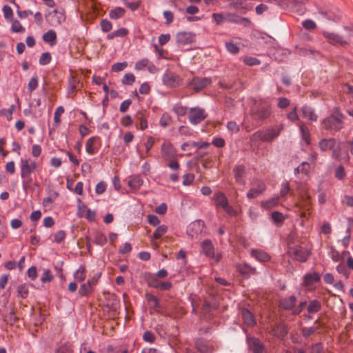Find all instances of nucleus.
I'll return each instance as SVG.
<instances>
[{
	"instance_id": "aec40b11",
	"label": "nucleus",
	"mask_w": 353,
	"mask_h": 353,
	"mask_svg": "<svg viewBox=\"0 0 353 353\" xmlns=\"http://www.w3.org/2000/svg\"><path fill=\"white\" fill-rule=\"evenodd\" d=\"M303 117L312 121H316L318 119V116L314 112V110L309 106H303L301 108Z\"/></svg>"
},
{
	"instance_id": "58836bf2",
	"label": "nucleus",
	"mask_w": 353,
	"mask_h": 353,
	"mask_svg": "<svg viewBox=\"0 0 353 353\" xmlns=\"http://www.w3.org/2000/svg\"><path fill=\"white\" fill-rule=\"evenodd\" d=\"M74 277L78 282L83 281L85 279V268L83 266L79 267V268L74 272Z\"/></svg>"
},
{
	"instance_id": "ea45409f",
	"label": "nucleus",
	"mask_w": 353,
	"mask_h": 353,
	"mask_svg": "<svg viewBox=\"0 0 353 353\" xmlns=\"http://www.w3.org/2000/svg\"><path fill=\"white\" fill-rule=\"evenodd\" d=\"M94 237V242L99 245H103L107 241L105 235L100 232H95Z\"/></svg>"
},
{
	"instance_id": "e2e57ef3",
	"label": "nucleus",
	"mask_w": 353,
	"mask_h": 353,
	"mask_svg": "<svg viewBox=\"0 0 353 353\" xmlns=\"http://www.w3.org/2000/svg\"><path fill=\"white\" fill-rule=\"evenodd\" d=\"M101 27L103 32H108L112 29V25L108 20L103 19L101 21Z\"/></svg>"
},
{
	"instance_id": "a211bd4d",
	"label": "nucleus",
	"mask_w": 353,
	"mask_h": 353,
	"mask_svg": "<svg viewBox=\"0 0 353 353\" xmlns=\"http://www.w3.org/2000/svg\"><path fill=\"white\" fill-rule=\"evenodd\" d=\"M251 255L256 260L261 263L267 262L271 259L270 256L267 252L261 250L252 249L251 250Z\"/></svg>"
},
{
	"instance_id": "f704fd0d",
	"label": "nucleus",
	"mask_w": 353,
	"mask_h": 353,
	"mask_svg": "<svg viewBox=\"0 0 353 353\" xmlns=\"http://www.w3.org/2000/svg\"><path fill=\"white\" fill-rule=\"evenodd\" d=\"M93 291V288L88 283H83L79 288V293L81 296H88Z\"/></svg>"
},
{
	"instance_id": "338daca9",
	"label": "nucleus",
	"mask_w": 353,
	"mask_h": 353,
	"mask_svg": "<svg viewBox=\"0 0 353 353\" xmlns=\"http://www.w3.org/2000/svg\"><path fill=\"white\" fill-rule=\"evenodd\" d=\"M38 86V79L37 77H32L28 83V89L30 92L34 91Z\"/></svg>"
},
{
	"instance_id": "13d9d810",
	"label": "nucleus",
	"mask_w": 353,
	"mask_h": 353,
	"mask_svg": "<svg viewBox=\"0 0 353 353\" xmlns=\"http://www.w3.org/2000/svg\"><path fill=\"white\" fill-rule=\"evenodd\" d=\"M302 25L305 29L308 30H312L316 28L315 22L311 19L305 20L303 21Z\"/></svg>"
},
{
	"instance_id": "79ce46f5",
	"label": "nucleus",
	"mask_w": 353,
	"mask_h": 353,
	"mask_svg": "<svg viewBox=\"0 0 353 353\" xmlns=\"http://www.w3.org/2000/svg\"><path fill=\"white\" fill-rule=\"evenodd\" d=\"M168 230V227L165 225L159 226L154 232L153 236L154 239H159L164 235Z\"/></svg>"
},
{
	"instance_id": "4c0bfd02",
	"label": "nucleus",
	"mask_w": 353,
	"mask_h": 353,
	"mask_svg": "<svg viewBox=\"0 0 353 353\" xmlns=\"http://www.w3.org/2000/svg\"><path fill=\"white\" fill-rule=\"evenodd\" d=\"M96 137H92L88 139L85 144V150L90 154H93L95 152V149L93 146L94 143L97 140Z\"/></svg>"
},
{
	"instance_id": "dca6fc26",
	"label": "nucleus",
	"mask_w": 353,
	"mask_h": 353,
	"mask_svg": "<svg viewBox=\"0 0 353 353\" xmlns=\"http://www.w3.org/2000/svg\"><path fill=\"white\" fill-rule=\"evenodd\" d=\"M310 254V251L303 249L302 248H297L292 251V254L295 259L301 262L306 261Z\"/></svg>"
},
{
	"instance_id": "864d4df0",
	"label": "nucleus",
	"mask_w": 353,
	"mask_h": 353,
	"mask_svg": "<svg viewBox=\"0 0 353 353\" xmlns=\"http://www.w3.org/2000/svg\"><path fill=\"white\" fill-rule=\"evenodd\" d=\"M3 16L7 20H12L13 17V11L9 6H4L3 7Z\"/></svg>"
},
{
	"instance_id": "69168bd1",
	"label": "nucleus",
	"mask_w": 353,
	"mask_h": 353,
	"mask_svg": "<svg viewBox=\"0 0 353 353\" xmlns=\"http://www.w3.org/2000/svg\"><path fill=\"white\" fill-rule=\"evenodd\" d=\"M17 292L22 298H25L28 294V288L26 285H20L17 288Z\"/></svg>"
},
{
	"instance_id": "20e7f679",
	"label": "nucleus",
	"mask_w": 353,
	"mask_h": 353,
	"mask_svg": "<svg viewBox=\"0 0 353 353\" xmlns=\"http://www.w3.org/2000/svg\"><path fill=\"white\" fill-rule=\"evenodd\" d=\"M47 21L52 26H57L65 21V11L62 8H57L49 12Z\"/></svg>"
},
{
	"instance_id": "49530a36",
	"label": "nucleus",
	"mask_w": 353,
	"mask_h": 353,
	"mask_svg": "<svg viewBox=\"0 0 353 353\" xmlns=\"http://www.w3.org/2000/svg\"><path fill=\"white\" fill-rule=\"evenodd\" d=\"M243 62L245 64L249 66L258 65L261 64L260 60L252 57H245L243 59Z\"/></svg>"
},
{
	"instance_id": "c85d7f7f",
	"label": "nucleus",
	"mask_w": 353,
	"mask_h": 353,
	"mask_svg": "<svg viewBox=\"0 0 353 353\" xmlns=\"http://www.w3.org/2000/svg\"><path fill=\"white\" fill-rule=\"evenodd\" d=\"M197 350L201 353H210L212 347L205 341L199 340L196 343Z\"/></svg>"
},
{
	"instance_id": "f8f14e48",
	"label": "nucleus",
	"mask_w": 353,
	"mask_h": 353,
	"mask_svg": "<svg viewBox=\"0 0 353 353\" xmlns=\"http://www.w3.org/2000/svg\"><path fill=\"white\" fill-rule=\"evenodd\" d=\"M323 35L331 44H339L341 46L347 45V41L345 40L343 37L336 33L324 31Z\"/></svg>"
},
{
	"instance_id": "0e129e2a",
	"label": "nucleus",
	"mask_w": 353,
	"mask_h": 353,
	"mask_svg": "<svg viewBox=\"0 0 353 353\" xmlns=\"http://www.w3.org/2000/svg\"><path fill=\"white\" fill-rule=\"evenodd\" d=\"M212 17L216 21L217 25L223 23L225 21H227V16L225 17L220 13H214L212 14Z\"/></svg>"
},
{
	"instance_id": "b1692460",
	"label": "nucleus",
	"mask_w": 353,
	"mask_h": 353,
	"mask_svg": "<svg viewBox=\"0 0 353 353\" xmlns=\"http://www.w3.org/2000/svg\"><path fill=\"white\" fill-rule=\"evenodd\" d=\"M336 140L334 139H323L319 142V147L321 150L326 151L334 148Z\"/></svg>"
},
{
	"instance_id": "c756f323",
	"label": "nucleus",
	"mask_w": 353,
	"mask_h": 353,
	"mask_svg": "<svg viewBox=\"0 0 353 353\" xmlns=\"http://www.w3.org/2000/svg\"><path fill=\"white\" fill-rule=\"evenodd\" d=\"M55 353H73L72 347L69 343H61L57 347Z\"/></svg>"
},
{
	"instance_id": "412c9836",
	"label": "nucleus",
	"mask_w": 353,
	"mask_h": 353,
	"mask_svg": "<svg viewBox=\"0 0 353 353\" xmlns=\"http://www.w3.org/2000/svg\"><path fill=\"white\" fill-rule=\"evenodd\" d=\"M241 315L244 323L249 326L254 325L256 323L253 314L247 309L241 310Z\"/></svg>"
},
{
	"instance_id": "4d7b16f0",
	"label": "nucleus",
	"mask_w": 353,
	"mask_h": 353,
	"mask_svg": "<svg viewBox=\"0 0 353 353\" xmlns=\"http://www.w3.org/2000/svg\"><path fill=\"white\" fill-rule=\"evenodd\" d=\"M135 81V77L132 73L125 74L123 78L122 83L123 84L131 85Z\"/></svg>"
},
{
	"instance_id": "a19ab883",
	"label": "nucleus",
	"mask_w": 353,
	"mask_h": 353,
	"mask_svg": "<svg viewBox=\"0 0 353 353\" xmlns=\"http://www.w3.org/2000/svg\"><path fill=\"white\" fill-rule=\"evenodd\" d=\"M81 213H84V216L90 221H94L95 219V212L88 208L85 205H83L81 208Z\"/></svg>"
},
{
	"instance_id": "4468645a",
	"label": "nucleus",
	"mask_w": 353,
	"mask_h": 353,
	"mask_svg": "<svg viewBox=\"0 0 353 353\" xmlns=\"http://www.w3.org/2000/svg\"><path fill=\"white\" fill-rule=\"evenodd\" d=\"M161 154L165 160H172L176 157V150L169 142H164L161 146Z\"/></svg>"
},
{
	"instance_id": "9b49d317",
	"label": "nucleus",
	"mask_w": 353,
	"mask_h": 353,
	"mask_svg": "<svg viewBox=\"0 0 353 353\" xmlns=\"http://www.w3.org/2000/svg\"><path fill=\"white\" fill-rule=\"evenodd\" d=\"M212 81L210 78L203 77L193 78L189 83V86L195 91H199L211 83Z\"/></svg>"
},
{
	"instance_id": "bb28decb",
	"label": "nucleus",
	"mask_w": 353,
	"mask_h": 353,
	"mask_svg": "<svg viewBox=\"0 0 353 353\" xmlns=\"http://www.w3.org/2000/svg\"><path fill=\"white\" fill-rule=\"evenodd\" d=\"M310 170V164L309 162L304 161L301 163L299 166H298L294 170L295 174H302L307 176Z\"/></svg>"
},
{
	"instance_id": "5fc2aeb1",
	"label": "nucleus",
	"mask_w": 353,
	"mask_h": 353,
	"mask_svg": "<svg viewBox=\"0 0 353 353\" xmlns=\"http://www.w3.org/2000/svg\"><path fill=\"white\" fill-rule=\"evenodd\" d=\"M147 300L150 304V306L154 309H157L159 307V301L155 296L152 294H148Z\"/></svg>"
},
{
	"instance_id": "c9c22d12",
	"label": "nucleus",
	"mask_w": 353,
	"mask_h": 353,
	"mask_svg": "<svg viewBox=\"0 0 353 353\" xmlns=\"http://www.w3.org/2000/svg\"><path fill=\"white\" fill-rule=\"evenodd\" d=\"M125 10L122 8L118 7L110 12L109 16L112 19H118L123 16Z\"/></svg>"
},
{
	"instance_id": "9d476101",
	"label": "nucleus",
	"mask_w": 353,
	"mask_h": 353,
	"mask_svg": "<svg viewBox=\"0 0 353 353\" xmlns=\"http://www.w3.org/2000/svg\"><path fill=\"white\" fill-rule=\"evenodd\" d=\"M253 117L255 119L263 120L270 115V106L266 103H261L256 110L253 111Z\"/></svg>"
},
{
	"instance_id": "052dcab7",
	"label": "nucleus",
	"mask_w": 353,
	"mask_h": 353,
	"mask_svg": "<svg viewBox=\"0 0 353 353\" xmlns=\"http://www.w3.org/2000/svg\"><path fill=\"white\" fill-rule=\"evenodd\" d=\"M143 339L146 342L152 343L155 341V336L152 332L146 331L143 335Z\"/></svg>"
},
{
	"instance_id": "8fccbe9b",
	"label": "nucleus",
	"mask_w": 353,
	"mask_h": 353,
	"mask_svg": "<svg viewBox=\"0 0 353 353\" xmlns=\"http://www.w3.org/2000/svg\"><path fill=\"white\" fill-rule=\"evenodd\" d=\"M64 112V108L63 106H59L57 108L54 114V121L56 124H59L61 122V116Z\"/></svg>"
},
{
	"instance_id": "603ef678",
	"label": "nucleus",
	"mask_w": 353,
	"mask_h": 353,
	"mask_svg": "<svg viewBox=\"0 0 353 353\" xmlns=\"http://www.w3.org/2000/svg\"><path fill=\"white\" fill-rule=\"evenodd\" d=\"M51 61V55L49 52L42 53L39 58V63L42 65L48 64Z\"/></svg>"
},
{
	"instance_id": "a878e982",
	"label": "nucleus",
	"mask_w": 353,
	"mask_h": 353,
	"mask_svg": "<svg viewBox=\"0 0 353 353\" xmlns=\"http://www.w3.org/2000/svg\"><path fill=\"white\" fill-rule=\"evenodd\" d=\"M43 39L46 43H50L51 46L55 44L57 39V33L53 30H50L43 35Z\"/></svg>"
},
{
	"instance_id": "72a5a7b5",
	"label": "nucleus",
	"mask_w": 353,
	"mask_h": 353,
	"mask_svg": "<svg viewBox=\"0 0 353 353\" xmlns=\"http://www.w3.org/2000/svg\"><path fill=\"white\" fill-rule=\"evenodd\" d=\"M319 14L322 17V19H326L327 21H332L336 22L340 19L339 16L334 15L331 12H328L322 10L319 11Z\"/></svg>"
},
{
	"instance_id": "e433bc0d",
	"label": "nucleus",
	"mask_w": 353,
	"mask_h": 353,
	"mask_svg": "<svg viewBox=\"0 0 353 353\" xmlns=\"http://www.w3.org/2000/svg\"><path fill=\"white\" fill-rule=\"evenodd\" d=\"M227 21L235 23L247 25L249 21L245 18H240L234 15H227Z\"/></svg>"
},
{
	"instance_id": "bf43d9fd",
	"label": "nucleus",
	"mask_w": 353,
	"mask_h": 353,
	"mask_svg": "<svg viewBox=\"0 0 353 353\" xmlns=\"http://www.w3.org/2000/svg\"><path fill=\"white\" fill-rule=\"evenodd\" d=\"M279 203V198H272L269 201H266L262 203V205L265 208H270L276 205Z\"/></svg>"
},
{
	"instance_id": "f3484780",
	"label": "nucleus",
	"mask_w": 353,
	"mask_h": 353,
	"mask_svg": "<svg viewBox=\"0 0 353 353\" xmlns=\"http://www.w3.org/2000/svg\"><path fill=\"white\" fill-rule=\"evenodd\" d=\"M204 223L201 220H197L192 222L189 225L188 230L192 236H196L198 234L201 233L203 229Z\"/></svg>"
},
{
	"instance_id": "c03bdc74",
	"label": "nucleus",
	"mask_w": 353,
	"mask_h": 353,
	"mask_svg": "<svg viewBox=\"0 0 353 353\" xmlns=\"http://www.w3.org/2000/svg\"><path fill=\"white\" fill-rule=\"evenodd\" d=\"M172 121V117L170 116L169 114L165 112L162 114L161 119H160V121H159V124L162 126V127H167L168 125L170 124Z\"/></svg>"
},
{
	"instance_id": "ddd939ff",
	"label": "nucleus",
	"mask_w": 353,
	"mask_h": 353,
	"mask_svg": "<svg viewBox=\"0 0 353 353\" xmlns=\"http://www.w3.org/2000/svg\"><path fill=\"white\" fill-rule=\"evenodd\" d=\"M175 38L178 44L186 46L194 41L195 34L192 32H181L176 34Z\"/></svg>"
},
{
	"instance_id": "de8ad7c7",
	"label": "nucleus",
	"mask_w": 353,
	"mask_h": 353,
	"mask_svg": "<svg viewBox=\"0 0 353 353\" xmlns=\"http://www.w3.org/2000/svg\"><path fill=\"white\" fill-rule=\"evenodd\" d=\"M272 219L274 223L280 225L285 219L284 215L279 212H274L272 214Z\"/></svg>"
},
{
	"instance_id": "5701e85b",
	"label": "nucleus",
	"mask_w": 353,
	"mask_h": 353,
	"mask_svg": "<svg viewBox=\"0 0 353 353\" xmlns=\"http://www.w3.org/2000/svg\"><path fill=\"white\" fill-rule=\"evenodd\" d=\"M245 168L243 165H236L233 169L234 176L236 181L238 183L243 184L244 181L243 176L244 174Z\"/></svg>"
},
{
	"instance_id": "4be33fe9",
	"label": "nucleus",
	"mask_w": 353,
	"mask_h": 353,
	"mask_svg": "<svg viewBox=\"0 0 353 353\" xmlns=\"http://www.w3.org/2000/svg\"><path fill=\"white\" fill-rule=\"evenodd\" d=\"M296 302V298L294 296H291L288 298L283 299L280 301V305L285 310L292 309Z\"/></svg>"
},
{
	"instance_id": "f257e3e1",
	"label": "nucleus",
	"mask_w": 353,
	"mask_h": 353,
	"mask_svg": "<svg viewBox=\"0 0 353 353\" xmlns=\"http://www.w3.org/2000/svg\"><path fill=\"white\" fill-rule=\"evenodd\" d=\"M283 129L282 126L276 128H268L265 130H259L254 132L251 137L252 141H262L264 142H271L276 138Z\"/></svg>"
},
{
	"instance_id": "423d86ee",
	"label": "nucleus",
	"mask_w": 353,
	"mask_h": 353,
	"mask_svg": "<svg viewBox=\"0 0 353 353\" xmlns=\"http://www.w3.org/2000/svg\"><path fill=\"white\" fill-rule=\"evenodd\" d=\"M207 117L204 109L201 108H192L188 112V119L191 124L197 125Z\"/></svg>"
},
{
	"instance_id": "774afa93",
	"label": "nucleus",
	"mask_w": 353,
	"mask_h": 353,
	"mask_svg": "<svg viewBox=\"0 0 353 353\" xmlns=\"http://www.w3.org/2000/svg\"><path fill=\"white\" fill-rule=\"evenodd\" d=\"M52 279H53V276L52 275L51 272L49 270H45V272H43V274L41 278V281L43 283L50 282L52 281Z\"/></svg>"
},
{
	"instance_id": "680f3d73",
	"label": "nucleus",
	"mask_w": 353,
	"mask_h": 353,
	"mask_svg": "<svg viewBox=\"0 0 353 353\" xmlns=\"http://www.w3.org/2000/svg\"><path fill=\"white\" fill-rule=\"evenodd\" d=\"M128 65L127 62H122V63H117L112 65V70L118 72L120 71L123 70Z\"/></svg>"
},
{
	"instance_id": "09e8293b",
	"label": "nucleus",
	"mask_w": 353,
	"mask_h": 353,
	"mask_svg": "<svg viewBox=\"0 0 353 353\" xmlns=\"http://www.w3.org/2000/svg\"><path fill=\"white\" fill-rule=\"evenodd\" d=\"M225 48L232 54H236L239 51V47L232 41L225 43Z\"/></svg>"
},
{
	"instance_id": "6e6d98bb",
	"label": "nucleus",
	"mask_w": 353,
	"mask_h": 353,
	"mask_svg": "<svg viewBox=\"0 0 353 353\" xmlns=\"http://www.w3.org/2000/svg\"><path fill=\"white\" fill-rule=\"evenodd\" d=\"M12 30L14 32L23 33L25 32V28L21 26L19 21L14 20L12 24Z\"/></svg>"
},
{
	"instance_id": "6e6552de",
	"label": "nucleus",
	"mask_w": 353,
	"mask_h": 353,
	"mask_svg": "<svg viewBox=\"0 0 353 353\" xmlns=\"http://www.w3.org/2000/svg\"><path fill=\"white\" fill-rule=\"evenodd\" d=\"M252 185V188L247 193V197L250 199L257 197L265 190L264 182L258 179H253Z\"/></svg>"
},
{
	"instance_id": "393cba45",
	"label": "nucleus",
	"mask_w": 353,
	"mask_h": 353,
	"mask_svg": "<svg viewBox=\"0 0 353 353\" xmlns=\"http://www.w3.org/2000/svg\"><path fill=\"white\" fill-rule=\"evenodd\" d=\"M250 347L253 353H265L263 345L257 339L251 341Z\"/></svg>"
},
{
	"instance_id": "473e14b6",
	"label": "nucleus",
	"mask_w": 353,
	"mask_h": 353,
	"mask_svg": "<svg viewBox=\"0 0 353 353\" xmlns=\"http://www.w3.org/2000/svg\"><path fill=\"white\" fill-rule=\"evenodd\" d=\"M142 183V179L138 176H134L132 177L128 181L129 186L134 190L139 188L141 186Z\"/></svg>"
},
{
	"instance_id": "f03ea898",
	"label": "nucleus",
	"mask_w": 353,
	"mask_h": 353,
	"mask_svg": "<svg viewBox=\"0 0 353 353\" xmlns=\"http://www.w3.org/2000/svg\"><path fill=\"white\" fill-rule=\"evenodd\" d=\"M343 119V114L340 111L336 110L330 117L325 119L322 123L326 130H339L341 128Z\"/></svg>"
},
{
	"instance_id": "a18cd8bd",
	"label": "nucleus",
	"mask_w": 353,
	"mask_h": 353,
	"mask_svg": "<svg viewBox=\"0 0 353 353\" xmlns=\"http://www.w3.org/2000/svg\"><path fill=\"white\" fill-rule=\"evenodd\" d=\"M288 332L287 329L283 325H279L274 330V334L279 338H283Z\"/></svg>"
},
{
	"instance_id": "37998d69",
	"label": "nucleus",
	"mask_w": 353,
	"mask_h": 353,
	"mask_svg": "<svg viewBox=\"0 0 353 353\" xmlns=\"http://www.w3.org/2000/svg\"><path fill=\"white\" fill-rule=\"evenodd\" d=\"M159 278L156 277L154 275L150 276L148 279V284L150 287L159 289L161 282Z\"/></svg>"
},
{
	"instance_id": "3c124183",
	"label": "nucleus",
	"mask_w": 353,
	"mask_h": 353,
	"mask_svg": "<svg viewBox=\"0 0 353 353\" xmlns=\"http://www.w3.org/2000/svg\"><path fill=\"white\" fill-rule=\"evenodd\" d=\"M172 110L178 116H183L187 113V108L180 104H176Z\"/></svg>"
},
{
	"instance_id": "7ed1b4c3",
	"label": "nucleus",
	"mask_w": 353,
	"mask_h": 353,
	"mask_svg": "<svg viewBox=\"0 0 353 353\" xmlns=\"http://www.w3.org/2000/svg\"><path fill=\"white\" fill-rule=\"evenodd\" d=\"M37 168L36 161L28 158H21L20 160L21 177L22 179H28L31 174Z\"/></svg>"
},
{
	"instance_id": "0eeeda50",
	"label": "nucleus",
	"mask_w": 353,
	"mask_h": 353,
	"mask_svg": "<svg viewBox=\"0 0 353 353\" xmlns=\"http://www.w3.org/2000/svg\"><path fill=\"white\" fill-rule=\"evenodd\" d=\"M182 79L177 74L167 71L162 76V82L163 85L170 87L175 88L179 86L181 83Z\"/></svg>"
},
{
	"instance_id": "cd10ccee",
	"label": "nucleus",
	"mask_w": 353,
	"mask_h": 353,
	"mask_svg": "<svg viewBox=\"0 0 353 353\" xmlns=\"http://www.w3.org/2000/svg\"><path fill=\"white\" fill-rule=\"evenodd\" d=\"M300 132L302 139L307 145L310 143V133L308 128L303 124L299 125Z\"/></svg>"
},
{
	"instance_id": "7c9ffc66",
	"label": "nucleus",
	"mask_w": 353,
	"mask_h": 353,
	"mask_svg": "<svg viewBox=\"0 0 353 353\" xmlns=\"http://www.w3.org/2000/svg\"><path fill=\"white\" fill-rule=\"evenodd\" d=\"M320 280V276L318 273L307 274L304 277V281L306 285H310L314 282Z\"/></svg>"
},
{
	"instance_id": "2f4dec72",
	"label": "nucleus",
	"mask_w": 353,
	"mask_h": 353,
	"mask_svg": "<svg viewBox=\"0 0 353 353\" xmlns=\"http://www.w3.org/2000/svg\"><path fill=\"white\" fill-rule=\"evenodd\" d=\"M321 305L317 300L311 301L307 306V312L311 314L318 312L321 309Z\"/></svg>"
},
{
	"instance_id": "39448f33",
	"label": "nucleus",
	"mask_w": 353,
	"mask_h": 353,
	"mask_svg": "<svg viewBox=\"0 0 353 353\" xmlns=\"http://www.w3.org/2000/svg\"><path fill=\"white\" fill-rule=\"evenodd\" d=\"M215 203L221 207L227 214L231 216H236L237 212L228 204V199L224 194L218 192L215 196Z\"/></svg>"
},
{
	"instance_id": "1a4fd4ad",
	"label": "nucleus",
	"mask_w": 353,
	"mask_h": 353,
	"mask_svg": "<svg viewBox=\"0 0 353 353\" xmlns=\"http://www.w3.org/2000/svg\"><path fill=\"white\" fill-rule=\"evenodd\" d=\"M202 252L208 258L214 259L216 262L220 259L219 255L215 256L214 248L212 241L209 239L204 240L201 244Z\"/></svg>"
},
{
	"instance_id": "6ab92c4d",
	"label": "nucleus",
	"mask_w": 353,
	"mask_h": 353,
	"mask_svg": "<svg viewBox=\"0 0 353 353\" xmlns=\"http://www.w3.org/2000/svg\"><path fill=\"white\" fill-rule=\"evenodd\" d=\"M237 269L239 273L244 277H248L250 275L256 274V268L251 267L247 263L239 265Z\"/></svg>"
},
{
	"instance_id": "2eb2a0df",
	"label": "nucleus",
	"mask_w": 353,
	"mask_h": 353,
	"mask_svg": "<svg viewBox=\"0 0 353 353\" xmlns=\"http://www.w3.org/2000/svg\"><path fill=\"white\" fill-rule=\"evenodd\" d=\"M310 196L306 193H302L300 195L299 201L296 203L295 205L299 210H305L310 211L311 209V202Z\"/></svg>"
}]
</instances>
